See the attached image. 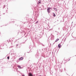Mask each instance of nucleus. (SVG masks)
Returning <instances> with one entry per match:
<instances>
[{
    "instance_id": "1",
    "label": "nucleus",
    "mask_w": 76,
    "mask_h": 76,
    "mask_svg": "<svg viewBox=\"0 0 76 76\" xmlns=\"http://www.w3.org/2000/svg\"><path fill=\"white\" fill-rule=\"evenodd\" d=\"M50 9H51V8L50 7H48L47 8V10L48 13H50Z\"/></svg>"
},
{
    "instance_id": "2",
    "label": "nucleus",
    "mask_w": 76,
    "mask_h": 76,
    "mask_svg": "<svg viewBox=\"0 0 76 76\" xmlns=\"http://www.w3.org/2000/svg\"><path fill=\"white\" fill-rule=\"evenodd\" d=\"M58 47L59 48H61V45L60 44H59L58 45Z\"/></svg>"
},
{
    "instance_id": "3",
    "label": "nucleus",
    "mask_w": 76,
    "mask_h": 76,
    "mask_svg": "<svg viewBox=\"0 0 76 76\" xmlns=\"http://www.w3.org/2000/svg\"><path fill=\"white\" fill-rule=\"evenodd\" d=\"M23 57H21V58H19V60H23Z\"/></svg>"
},
{
    "instance_id": "4",
    "label": "nucleus",
    "mask_w": 76,
    "mask_h": 76,
    "mask_svg": "<svg viewBox=\"0 0 76 76\" xmlns=\"http://www.w3.org/2000/svg\"><path fill=\"white\" fill-rule=\"evenodd\" d=\"M29 76H32V75L31 73H29Z\"/></svg>"
},
{
    "instance_id": "5",
    "label": "nucleus",
    "mask_w": 76,
    "mask_h": 76,
    "mask_svg": "<svg viewBox=\"0 0 76 76\" xmlns=\"http://www.w3.org/2000/svg\"><path fill=\"white\" fill-rule=\"evenodd\" d=\"M53 9H54L56 12L57 11V9L56 8H53Z\"/></svg>"
},
{
    "instance_id": "6",
    "label": "nucleus",
    "mask_w": 76,
    "mask_h": 76,
    "mask_svg": "<svg viewBox=\"0 0 76 76\" xmlns=\"http://www.w3.org/2000/svg\"><path fill=\"white\" fill-rule=\"evenodd\" d=\"M59 40V39H56V40L55 41V42H57V41H58Z\"/></svg>"
},
{
    "instance_id": "7",
    "label": "nucleus",
    "mask_w": 76,
    "mask_h": 76,
    "mask_svg": "<svg viewBox=\"0 0 76 76\" xmlns=\"http://www.w3.org/2000/svg\"><path fill=\"white\" fill-rule=\"evenodd\" d=\"M18 67L19 68V69H21V67L19 65H18Z\"/></svg>"
},
{
    "instance_id": "8",
    "label": "nucleus",
    "mask_w": 76,
    "mask_h": 76,
    "mask_svg": "<svg viewBox=\"0 0 76 76\" xmlns=\"http://www.w3.org/2000/svg\"><path fill=\"white\" fill-rule=\"evenodd\" d=\"M40 3H41V1L39 0L38 1V4H39Z\"/></svg>"
},
{
    "instance_id": "9",
    "label": "nucleus",
    "mask_w": 76,
    "mask_h": 76,
    "mask_svg": "<svg viewBox=\"0 0 76 76\" xmlns=\"http://www.w3.org/2000/svg\"><path fill=\"white\" fill-rule=\"evenodd\" d=\"M53 16H55V17L56 16V14H55L54 13H53Z\"/></svg>"
},
{
    "instance_id": "10",
    "label": "nucleus",
    "mask_w": 76,
    "mask_h": 76,
    "mask_svg": "<svg viewBox=\"0 0 76 76\" xmlns=\"http://www.w3.org/2000/svg\"><path fill=\"white\" fill-rule=\"evenodd\" d=\"M7 59H9V57L8 56L7 57Z\"/></svg>"
},
{
    "instance_id": "11",
    "label": "nucleus",
    "mask_w": 76,
    "mask_h": 76,
    "mask_svg": "<svg viewBox=\"0 0 76 76\" xmlns=\"http://www.w3.org/2000/svg\"><path fill=\"white\" fill-rule=\"evenodd\" d=\"M70 59H69L68 61H70Z\"/></svg>"
}]
</instances>
